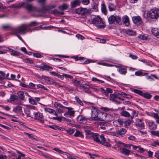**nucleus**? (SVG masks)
Listing matches in <instances>:
<instances>
[{
	"mask_svg": "<svg viewBox=\"0 0 159 159\" xmlns=\"http://www.w3.org/2000/svg\"><path fill=\"white\" fill-rule=\"evenodd\" d=\"M82 3L84 5H88L90 2L89 0H82Z\"/></svg>",
	"mask_w": 159,
	"mask_h": 159,
	"instance_id": "obj_45",
	"label": "nucleus"
},
{
	"mask_svg": "<svg viewBox=\"0 0 159 159\" xmlns=\"http://www.w3.org/2000/svg\"><path fill=\"white\" fill-rule=\"evenodd\" d=\"M143 72L141 71H136L135 73V75L138 76H140L142 75Z\"/></svg>",
	"mask_w": 159,
	"mask_h": 159,
	"instance_id": "obj_51",
	"label": "nucleus"
},
{
	"mask_svg": "<svg viewBox=\"0 0 159 159\" xmlns=\"http://www.w3.org/2000/svg\"><path fill=\"white\" fill-rule=\"evenodd\" d=\"M22 107L20 106H18L14 108L13 110V111H22Z\"/></svg>",
	"mask_w": 159,
	"mask_h": 159,
	"instance_id": "obj_38",
	"label": "nucleus"
},
{
	"mask_svg": "<svg viewBox=\"0 0 159 159\" xmlns=\"http://www.w3.org/2000/svg\"><path fill=\"white\" fill-rule=\"evenodd\" d=\"M25 113L26 114L27 117H30V111L29 110L26 109L24 110Z\"/></svg>",
	"mask_w": 159,
	"mask_h": 159,
	"instance_id": "obj_50",
	"label": "nucleus"
},
{
	"mask_svg": "<svg viewBox=\"0 0 159 159\" xmlns=\"http://www.w3.org/2000/svg\"><path fill=\"white\" fill-rule=\"evenodd\" d=\"M34 114L35 116V117L34 118L35 120H39V119L37 118L38 117H39V118L42 119L43 117V116L42 114L40 112H34Z\"/></svg>",
	"mask_w": 159,
	"mask_h": 159,
	"instance_id": "obj_23",
	"label": "nucleus"
},
{
	"mask_svg": "<svg viewBox=\"0 0 159 159\" xmlns=\"http://www.w3.org/2000/svg\"><path fill=\"white\" fill-rule=\"evenodd\" d=\"M75 99L76 101L81 106H83V103L81 101V100L77 96H75Z\"/></svg>",
	"mask_w": 159,
	"mask_h": 159,
	"instance_id": "obj_37",
	"label": "nucleus"
},
{
	"mask_svg": "<svg viewBox=\"0 0 159 159\" xmlns=\"http://www.w3.org/2000/svg\"><path fill=\"white\" fill-rule=\"evenodd\" d=\"M77 122L80 124H86L87 123V119L82 115H80L77 118Z\"/></svg>",
	"mask_w": 159,
	"mask_h": 159,
	"instance_id": "obj_9",
	"label": "nucleus"
},
{
	"mask_svg": "<svg viewBox=\"0 0 159 159\" xmlns=\"http://www.w3.org/2000/svg\"><path fill=\"white\" fill-rule=\"evenodd\" d=\"M56 6L55 5H50L46 6H43L42 8V11H48L56 7Z\"/></svg>",
	"mask_w": 159,
	"mask_h": 159,
	"instance_id": "obj_17",
	"label": "nucleus"
},
{
	"mask_svg": "<svg viewBox=\"0 0 159 159\" xmlns=\"http://www.w3.org/2000/svg\"><path fill=\"white\" fill-rule=\"evenodd\" d=\"M148 157H152L153 152L150 151H149L148 152Z\"/></svg>",
	"mask_w": 159,
	"mask_h": 159,
	"instance_id": "obj_63",
	"label": "nucleus"
},
{
	"mask_svg": "<svg viewBox=\"0 0 159 159\" xmlns=\"http://www.w3.org/2000/svg\"><path fill=\"white\" fill-rule=\"evenodd\" d=\"M80 4V0H75L71 2V4L72 7H75L77 6H79Z\"/></svg>",
	"mask_w": 159,
	"mask_h": 159,
	"instance_id": "obj_21",
	"label": "nucleus"
},
{
	"mask_svg": "<svg viewBox=\"0 0 159 159\" xmlns=\"http://www.w3.org/2000/svg\"><path fill=\"white\" fill-rule=\"evenodd\" d=\"M116 142L117 143V146L119 147V146L118 145V144L120 145H121V147H128L129 146V144H127L125 143H124L122 142H121L120 141H116Z\"/></svg>",
	"mask_w": 159,
	"mask_h": 159,
	"instance_id": "obj_28",
	"label": "nucleus"
},
{
	"mask_svg": "<svg viewBox=\"0 0 159 159\" xmlns=\"http://www.w3.org/2000/svg\"><path fill=\"white\" fill-rule=\"evenodd\" d=\"M150 133L152 134L157 136H158L159 134V132L158 131H151L150 132Z\"/></svg>",
	"mask_w": 159,
	"mask_h": 159,
	"instance_id": "obj_48",
	"label": "nucleus"
},
{
	"mask_svg": "<svg viewBox=\"0 0 159 159\" xmlns=\"http://www.w3.org/2000/svg\"><path fill=\"white\" fill-rule=\"evenodd\" d=\"M29 102L32 104L35 105H37V103L36 102H35V101L34 99L32 98H29Z\"/></svg>",
	"mask_w": 159,
	"mask_h": 159,
	"instance_id": "obj_42",
	"label": "nucleus"
},
{
	"mask_svg": "<svg viewBox=\"0 0 159 159\" xmlns=\"http://www.w3.org/2000/svg\"><path fill=\"white\" fill-rule=\"evenodd\" d=\"M98 8V4L96 3H93L92 6V9L94 11L96 10V9Z\"/></svg>",
	"mask_w": 159,
	"mask_h": 159,
	"instance_id": "obj_55",
	"label": "nucleus"
},
{
	"mask_svg": "<svg viewBox=\"0 0 159 159\" xmlns=\"http://www.w3.org/2000/svg\"><path fill=\"white\" fill-rule=\"evenodd\" d=\"M108 7L110 11H114L116 9V6L114 4L112 3H110L108 5Z\"/></svg>",
	"mask_w": 159,
	"mask_h": 159,
	"instance_id": "obj_27",
	"label": "nucleus"
},
{
	"mask_svg": "<svg viewBox=\"0 0 159 159\" xmlns=\"http://www.w3.org/2000/svg\"><path fill=\"white\" fill-rule=\"evenodd\" d=\"M76 37L79 39L83 40L84 39V38L82 35L80 34H77L76 35Z\"/></svg>",
	"mask_w": 159,
	"mask_h": 159,
	"instance_id": "obj_56",
	"label": "nucleus"
},
{
	"mask_svg": "<svg viewBox=\"0 0 159 159\" xmlns=\"http://www.w3.org/2000/svg\"><path fill=\"white\" fill-rule=\"evenodd\" d=\"M74 135L76 137L80 136L82 138H83L84 137V135L79 131H76Z\"/></svg>",
	"mask_w": 159,
	"mask_h": 159,
	"instance_id": "obj_34",
	"label": "nucleus"
},
{
	"mask_svg": "<svg viewBox=\"0 0 159 159\" xmlns=\"http://www.w3.org/2000/svg\"><path fill=\"white\" fill-rule=\"evenodd\" d=\"M129 57L133 59H136L138 58L136 56L133 55L131 54H129Z\"/></svg>",
	"mask_w": 159,
	"mask_h": 159,
	"instance_id": "obj_57",
	"label": "nucleus"
},
{
	"mask_svg": "<svg viewBox=\"0 0 159 159\" xmlns=\"http://www.w3.org/2000/svg\"><path fill=\"white\" fill-rule=\"evenodd\" d=\"M54 106L57 108L56 111L60 113H63L64 112L63 109L66 108V107L57 102H55Z\"/></svg>",
	"mask_w": 159,
	"mask_h": 159,
	"instance_id": "obj_8",
	"label": "nucleus"
},
{
	"mask_svg": "<svg viewBox=\"0 0 159 159\" xmlns=\"http://www.w3.org/2000/svg\"><path fill=\"white\" fill-rule=\"evenodd\" d=\"M142 96L148 99H150L152 98V95L149 93H143Z\"/></svg>",
	"mask_w": 159,
	"mask_h": 159,
	"instance_id": "obj_36",
	"label": "nucleus"
},
{
	"mask_svg": "<svg viewBox=\"0 0 159 159\" xmlns=\"http://www.w3.org/2000/svg\"><path fill=\"white\" fill-rule=\"evenodd\" d=\"M149 127L151 130H155L157 128V125L154 121H150L148 123Z\"/></svg>",
	"mask_w": 159,
	"mask_h": 159,
	"instance_id": "obj_18",
	"label": "nucleus"
},
{
	"mask_svg": "<svg viewBox=\"0 0 159 159\" xmlns=\"http://www.w3.org/2000/svg\"><path fill=\"white\" fill-rule=\"evenodd\" d=\"M101 109H102L103 111H107L110 110V109L106 107H102L101 108Z\"/></svg>",
	"mask_w": 159,
	"mask_h": 159,
	"instance_id": "obj_62",
	"label": "nucleus"
},
{
	"mask_svg": "<svg viewBox=\"0 0 159 159\" xmlns=\"http://www.w3.org/2000/svg\"><path fill=\"white\" fill-rule=\"evenodd\" d=\"M101 10L102 13L104 14L105 15L107 14V11L104 2L102 4Z\"/></svg>",
	"mask_w": 159,
	"mask_h": 159,
	"instance_id": "obj_25",
	"label": "nucleus"
},
{
	"mask_svg": "<svg viewBox=\"0 0 159 159\" xmlns=\"http://www.w3.org/2000/svg\"><path fill=\"white\" fill-rule=\"evenodd\" d=\"M99 110L96 107L92 106L91 110V117L89 120L92 121H98L99 118Z\"/></svg>",
	"mask_w": 159,
	"mask_h": 159,
	"instance_id": "obj_5",
	"label": "nucleus"
},
{
	"mask_svg": "<svg viewBox=\"0 0 159 159\" xmlns=\"http://www.w3.org/2000/svg\"><path fill=\"white\" fill-rule=\"evenodd\" d=\"M90 11V10H87L86 8H79L75 9V12L81 16H84L87 15L88 13L89 14Z\"/></svg>",
	"mask_w": 159,
	"mask_h": 159,
	"instance_id": "obj_7",
	"label": "nucleus"
},
{
	"mask_svg": "<svg viewBox=\"0 0 159 159\" xmlns=\"http://www.w3.org/2000/svg\"><path fill=\"white\" fill-rule=\"evenodd\" d=\"M2 27L3 30H6L11 28V26L9 25H2Z\"/></svg>",
	"mask_w": 159,
	"mask_h": 159,
	"instance_id": "obj_41",
	"label": "nucleus"
},
{
	"mask_svg": "<svg viewBox=\"0 0 159 159\" xmlns=\"http://www.w3.org/2000/svg\"><path fill=\"white\" fill-rule=\"evenodd\" d=\"M119 72L122 74H125L127 72V70L125 68H121L119 69Z\"/></svg>",
	"mask_w": 159,
	"mask_h": 159,
	"instance_id": "obj_33",
	"label": "nucleus"
},
{
	"mask_svg": "<svg viewBox=\"0 0 159 159\" xmlns=\"http://www.w3.org/2000/svg\"><path fill=\"white\" fill-rule=\"evenodd\" d=\"M117 131V132L118 136H119L125 134L126 133V130L124 128H121Z\"/></svg>",
	"mask_w": 159,
	"mask_h": 159,
	"instance_id": "obj_22",
	"label": "nucleus"
},
{
	"mask_svg": "<svg viewBox=\"0 0 159 159\" xmlns=\"http://www.w3.org/2000/svg\"><path fill=\"white\" fill-rule=\"evenodd\" d=\"M139 37L142 40H145L147 39V37L144 34H140L139 36Z\"/></svg>",
	"mask_w": 159,
	"mask_h": 159,
	"instance_id": "obj_40",
	"label": "nucleus"
},
{
	"mask_svg": "<svg viewBox=\"0 0 159 159\" xmlns=\"http://www.w3.org/2000/svg\"><path fill=\"white\" fill-rule=\"evenodd\" d=\"M68 7V5L67 4H64L62 5L59 7L58 8L60 10H66Z\"/></svg>",
	"mask_w": 159,
	"mask_h": 159,
	"instance_id": "obj_30",
	"label": "nucleus"
},
{
	"mask_svg": "<svg viewBox=\"0 0 159 159\" xmlns=\"http://www.w3.org/2000/svg\"><path fill=\"white\" fill-rule=\"evenodd\" d=\"M137 125L141 128H144V127L143 122L142 121V120L141 119L138 120Z\"/></svg>",
	"mask_w": 159,
	"mask_h": 159,
	"instance_id": "obj_32",
	"label": "nucleus"
},
{
	"mask_svg": "<svg viewBox=\"0 0 159 159\" xmlns=\"http://www.w3.org/2000/svg\"><path fill=\"white\" fill-rule=\"evenodd\" d=\"M33 56L34 57L40 58L42 57V56L39 53H34L33 54Z\"/></svg>",
	"mask_w": 159,
	"mask_h": 159,
	"instance_id": "obj_53",
	"label": "nucleus"
},
{
	"mask_svg": "<svg viewBox=\"0 0 159 159\" xmlns=\"http://www.w3.org/2000/svg\"><path fill=\"white\" fill-rule=\"evenodd\" d=\"M19 6L23 7L29 11H31L35 10L36 8L31 4L27 2H23L19 4Z\"/></svg>",
	"mask_w": 159,
	"mask_h": 159,
	"instance_id": "obj_6",
	"label": "nucleus"
},
{
	"mask_svg": "<svg viewBox=\"0 0 159 159\" xmlns=\"http://www.w3.org/2000/svg\"><path fill=\"white\" fill-rule=\"evenodd\" d=\"M132 19L134 23L137 25H139L142 23V19L139 16H134L132 17Z\"/></svg>",
	"mask_w": 159,
	"mask_h": 159,
	"instance_id": "obj_10",
	"label": "nucleus"
},
{
	"mask_svg": "<svg viewBox=\"0 0 159 159\" xmlns=\"http://www.w3.org/2000/svg\"><path fill=\"white\" fill-rule=\"evenodd\" d=\"M66 131L68 134H71L74 133V129H69L66 130Z\"/></svg>",
	"mask_w": 159,
	"mask_h": 159,
	"instance_id": "obj_43",
	"label": "nucleus"
},
{
	"mask_svg": "<svg viewBox=\"0 0 159 159\" xmlns=\"http://www.w3.org/2000/svg\"><path fill=\"white\" fill-rule=\"evenodd\" d=\"M20 85L23 87L29 88L28 85H26V84H24V83L22 82H21L20 83Z\"/></svg>",
	"mask_w": 159,
	"mask_h": 159,
	"instance_id": "obj_59",
	"label": "nucleus"
},
{
	"mask_svg": "<svg viewBox=\"0 0 159 159\" xmlns=\"http://www.w3.org/2000/svg\"><path fill=\"white\" fill-rule=\"evenodd\" d=\"M0 159H7V157L5 155H0Z\"/></svg>",
	"mask_w": 159,
	"mask_h": 159,
	"instance_id": "obj_64",
	"label": "nucleus"
},
{
	"mask_svg": "<svg viewBox=\"0 0 159 159\" xmlns=\"http://www.w3.org/2000/svg\"><path fill=\"white\" fill-rule=\"evenodd\" d=\"M122 21L126 26H128L130 25L129 19L127 16L123 17Z\"/></svg>",
	"mask_w": 159,
	"mask_h": 159,
	"instance_id": "obj_16",
	"label": "nucleus"
},
{
	"mask_svg": "<svg viewBox=\"0 0 159 159\" xmlns=\"http://www.w3.org/2000/svg\"><path fill=\"white\" fill-rule=\"evenodd\" d=\"M118 96V95L116 94L113 93V94H110V97L111 98H117Z\"/></svg>",
	"mask_w": 159,
	"mask_h": 159,
	"instance_id": "obj_46",
	"label": "nucleus"
},
{
	"mask_svg": "<svg viewBox=\"0 0 159 159\" xmlns=\"http://www.w3.org/2000/svg\"><path fill=\"white\" fill-rule=\"evenodd\" d=\"M38 25V23L34 21L30 22L28 25L26 24H22L17 28L12 29V33L14 34H24L28 32L30 29H28V27L34 26Z\"/></svg>",
	"mask_w": 159,
	"mask_h": 159,
	"instance_id": "obj_1",
	"label": "nucleus"
},
{
	"mask_svg": "<svg viewBox=\"0 0 159 159\" xmlns=\"http://www.w3.org/2000/svg\"><path fill=\"white\" fill-rule=\"evenodd\" d=\"M125 32L127 34L131 36L134 35L136 34V32L135 31L132 30L128 29L126 30Z\"/></svg>",
	"mask_w": 159,
	"mask_h": 159,
	"instance_id": "obj_24",
	"label": "nucleus"
},
{
	"mask_svg": "<svg viewBox=\"0 0 159 159\" xmlns=\"http://www.w3.org/2000/svg\"><path fill=\"white\" fill-rule=\"evenodd\" d=\"M60 11L57 10L55 9L51 11V13L54 15H58L59 14Z\"/></svg>",
	"mask_w": 159,
	"mask_h": 159,
	"instance_id": "obj_49",
	"label": "nucleus"
},
{
	"mask_svg": "<svg viewBox=\"0 0 159 159\" xmlns=\"http://www.w3.org/2000/svg\"><path fill=\"white\" fill-rule=\"evenodd\" d=\"M66 109H68V113L70 116L72 117L74 116L75 111H72L70 110L72 109V108L70 107H66Z\"/></svg>",
	"mask_w": 159,
	"mask_h": 159,
	"instance_id": "obj_26",
	"label": "nucleus"
},
{
	"mask_svg": "<svg viewBox=\"0 0 159 159\" xmlns=\"http://www.w3.org/2000/svg\"><path fill=\"white\" fill-rule=\"evenodd\" d=\"M44 110L48 112L51 113H55V115L56 116H57V113L54 110L47 107L45 108H44Z\"/></svg>",
	"mask_w": 159,
	"mask_h": 159,
	"instance_id": "obj_29",
	"label": "nucleus"
},
{
	"mask_svg": "<svg viewBox=\"0 0 159 159\" xmlns=\"http://www.w3.org/2000/svg\"><path fill=\"white\" fill-rule=\"evenodd\" d=\"M120 115L125 117H129L130 116V114L126 111H123L121 112Z\"/></svg>",
	"mask_w": 159,
	"mask_h": 159,
	"instance_id": "obj_31",
	"label": "nucleus"
},
{
	"mask_svg": "<svg viewBox=\"0 0 159 159\" xmlns=\"http://www.w3.org/2000/svg\"><path fill=\"white\" fill-rule=\"evenodd\" d=\"M24 61L25 63H28L30 64L33 63V61L29 58H27L24 60Z\"/></svg>",
	"mask_w": 159,
	"mask_h": 159,
	"instance_id": "obj_47",
	"label": "nucleus"
},
{
	"mask_svg": "<svg viewBox=\"0 0 159 159\" xmlns=\"http://www.w3.org/2000/svg\"><path fill=\"white\" fill-rule=\"evenodd\" d=\"M37 67L40 68V70H48L49 69L52 70L53 69L52 67L46 65H43V66L39 65Z\"/></svg>",
	"mask_w": 159,
	"mask_h": 159,
	"instance_id": "obj_15",
	"label": "nucleus"
},
{
	"mask_svg": "<svg viewBox=\"0 0 159 159\" xmlns=\"http://www.w3.org/2000/svg\"><path fill=\"white\" fill-rule=\"evenodd\" d=\"M147 17L152 19H157L159 17V9L153 8L147 12Z\"/></svg>",
	"mask_w": 159,
	"mask_h": 159,
	"instance_id": "obj_3",
	"label": "nucleus"
},
{
	"mask_svg": "<svg viewBox=\"0 0 159 159\" xmlns=\"http://www.w3.org/2000/svg\"><path fill=\"white\" fill-rule=\"evenodd\" d=\"M100 114L101 115L102 117L99 116V118L98 120V121H104L105 120H106V118L107 117H109L111 116L110 115L107 114L105 112H101Z\"/></svg>",
	"mask_w": 159,
	"mask_h": 159,
	"instance_id": "obj_13",
	"label": "nucleus"
},
{
	"mask_svg": "<svg viewBox=\"0 0 159 159\" xmlns=\"http://www.w3.org/2000/svg\"><path fill=\"white\" fill-rule=\"evenodd\" d=\"M24 93L26 95L28 96L29 97H30V96L29 95L28 93L27 92H23L22 91H19L17 94V95L19 97L20 99L22 100H25V95Z\"/></svg>",
	"mask_w": 159,
	"mask_h": 159,
	"instance_id": "obj_12",
	"label": "nucleus"
},
{
	"mask_svg": "<svg viewBox=\"0 0 159 159\" xmlns=\"http://www.w3.org/2000/svg\"><path fill=\"white\" fill-rule=\"evenodd\" d=\"M92 21L93 24L96 25L102 23V19L99 16H95L94 18L93 19Z\"/></svg>",
	"mask_w": 159,
	"mask_h": 159,
	"instance_id": "obj_11",
	"label": "nucleus"
},
{
	"mask_svg": "<svg viewBox=\"0 0 159 159\" xmlns=\"http://www.w3.org/2000/svg\"><path fill=\"white\" fill-rule=\"evenodd\" d=\"M63 75H64V77L65 78H69L70 79H72L73 78V77L70 75L67 74H64Z\"/></svg>",
	"mask_w": 159,
	"mask_h": 159,
	"instance_id": "obj_61",
	"label": "nucleus"
},
{
	"mask_svg": "<svg viewBox=\"0 0 159 159\" xmlns=\"http://www.w3.org/2000/svg\"><path fill=\"white\" fill-rule=\"evenodd\" d=\"M53 150H54L55 151L58 152H59L60 153L62 154V153H64V154H67L66 152H63L61 150L59 149L58 148H54Z\"/></svg>",
	"mask_w": 159,
	"mask_h": 159,
	"instance_id": "obj_39",
	"label": "nucleus"
},
{
	"mask_svg": "<svg viewBox=\"0 0 159 159\" xmlns=\"http://www.w3.org/2000/svg\"><path fill=\"white\" fill-rule=\"evenodd\" d=\"M108 22L110 25L114 24L116 22V24L120 25L121 22V17L119 16L112 15L108 18Z\"/></svg>",
	"mask_w": 159,
	"mask_h": 159,
	"instance_id": "obj_4",
	"label": "nucleus"
},
{
	"mask_svg": "<svg viewBox=\"0 0 159 159\" xmlns=\"http://www.w3.org/2000/svg\"><path fill=\"white\" fill-rule=\"evenodd\" d=\"M152 32L154 36L159 38V29L154 28L152 29Z\"/></svg>",
	"mask_w": 159,
	"mask_h": 159,
	"instance_id": "obj_20",
	"label": "nucleus"
},
{
	"mask_svg": "<svg viewBox=\"0 0 159 159\" xmlns=\"http://www.w3.org/2000/svg\"><path fill=\"white\" fill-rule=\"evenodd\" d=\"M2 107L6 111H8L11 109L8 106H2Z\"/></svg>",
	"mask_w": 159,
	"mask_h": 159,
	"instance_id": "obj_60",
	"label": "nucleus"
},
{
	"mask_svg": "<svg viewBox=\"0 0 159 159\" xmlns=\"http://www.w3.org/2000/svg\"><path fill=\"white\" fill-rule=\"evenodd\" d=\"M93 140L97 143L101 144L106 146L110 147L111 144L107 141L103 134L99 135L98 134L93 133L92 135Z\"/></svg>",
	"mask_w": 159,
	"mask_h": 159,
	"instance_id": "obj_2",
	"label": "nucleus"
},
{
	"mask_svg": "<svg viewBox=\"0 0 159 159\" xmlns=\"http://www.w3.org/2000/svg\"><path fill=\"white\" fill-rule=\"evenodd\" d=\"M87 153L88 154L89 156L90 157V158H92V159H94V157H99L100 156L98 155H96L95 154H92L89 153H88L87 152Z\"/></svg>",
	"mask_w": 159,
	"mask_h": 159,
	"instance_id": "obj_44",
	"label": "nucleus"
},
{
	"mask_svg": "<svg viewBox=\"0 0 159 159\" xmlns=\"http://www.w3.org/2000/svg\"><path fill=\"white\" fill-rule=\"evenodd\" d=\"M18 98V97L14 95H11L10 98V101H14L15 100H17Z\"/></svg>",
	"mask_w": 159,
	"mask_h": 159,
	"instance_id": "obj_35",
	"label": "nucleus"
},
{
	"mask_svg": "<svg viewBox=\"0 0 159 159\" xmlns=\"http://www.w3.org/2000/svg\"><path fill=\"white\" fill-rule=\"evenodd\" d=\"M37 87L38 88H42L46 90H48V89L47 88L40 84L37 85Z\"/></svg>",
	"mask_w": 159,
	"mask_h": 159,
	"instance_id": "obj_52",
	"label": "nucleus"
},
{
	"mask_svg": "<svg viewBox=\"0 0 159 159\" xmlns=\"http://www.w3.org/2000/svg\"><path fill=\"white\" fill-rule=\"evenodd\" d=\"M120 150L121 153L126 156L129 155L130 152V150L124 148H120Z\"/></svg>",
	"mask_w": 159,
	"mask_h": 159,
	"instance_id": "obj_19",
	"label": "nucleus"
},
{
	"mask_svg": "<svg viewBox=\"0 0 159 159\" xmlns=\"http://www.w3.org/2000/svg\"><path fill=\"white\" fill-rule=\"evenodd\" d=\"M11 55L15 56H17L19 55V53L15 51H14L12 52H11Z\"/></svg>",
	"mask_w": 159,
	"mask_h": 159,
	"instance_id": "obj_54",
	"label": "nucleus"
},
{
	"mask_svg": "<svg viewBox=\"0 0 159 159\" xmlns=\"http://www.w3.org/2000/svg\"><path fill=\"white\" fill-rule=\"evenodd\" d=\"M84 82L83 81H78L76 80L75 83L77 84H78L79 86L80 87V84H83Z\"/></svg>",
	"mask_w": 159,
	"mask_h": 159,
	"instance_id": "obj_58",
	"label": "nucleus"
},
{
	"mask_svg": "<svg viewBox=\"0 0 159 159\" xmlns=\"http://www.w3.org/2000/svg\"><path fill=\"white\" fill-rule=\"evenodd\" d=\"M80 89H82L85 93H89L90 91L89 90V86L85 85L83 84H80Z\"/></svg>",
	"mask_w": 159,
	"mask_h": 159,
	"instance_id": "obj_14",
	"label": "nucleus"
}]
</instances>
